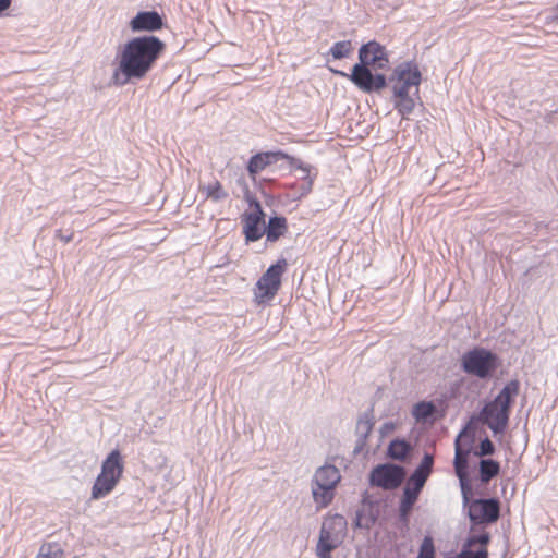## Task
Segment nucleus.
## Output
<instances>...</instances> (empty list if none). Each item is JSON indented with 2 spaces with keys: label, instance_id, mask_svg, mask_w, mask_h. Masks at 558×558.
<instances>
[{
  "label": "nucleus",
  "instance_id": "9b49d317",
  "mask_svg": "<svg viewBox=\"0 0 558 558\" xmlns=\"http://www.w3.org/2000/svg\"><path fill=\"white\" fill-rule=\"evenodd\" d=\"M243 234L246 242H255L265 233V213L258 201H250V210L242 215Z\"/></svg>",
  "mask_w": 558,
  "mask_h": 558
},
{
  "label": "nucleus",
  "instance_id": "f8f14e48",
  "mask_svg": "<svg viewBox=\"0 0 558 558\" xmlns=\"http://www.w3.org/2000/svg\"><path fill=\"white\" fill-rule=\"evenodd\" d=\"M405 477V471L402 466L385 463L373 469L369 475V482L373 486L391 490L401 485Z\"/></svg>",
  "mask_w": 558,
  "mask_h": 558
},
{
  "label": "nucleus",
  "instance_id": "cd10ccee",
  "mask_svg": "<svg viewBox=\"0 0 558 558\" xmlns=\"http://www.w3.org/2000/svg\"><path fill=\"white\" fill-rule=\"evenodd\" d=\"M12 0H0V14L11 7Z\"/></svg>",
  "mask_w": 558,
  "mask_h": 558
},
{
  "label": "nucleus",
  "instance_id": "f257e3e1",
  "mask_svg": "<svg viewBox=\"0 0 558 558\" xmlns=\"http://www.w3.org/2000/svg\"><path fill=\"white\" fill-rule=\"evenodd\" d=\"M165 50L158 37H133L116 54L113 83L123 86L146 78Z\"/></svg>",
  "mask_w": 558,
  "mask_h": 558
},
{
  "label": "nucleus",
  "instance_id": "0eeeda50",
  "mask_svg": "<svg viewBox=\"0 0 558 558\" xmlns=\"http://www.w3.org/2000/svg\"><path fill=\"white\" fill-rule=\"evenodd\" d=\"M345 532L347 521L342 515L336 514L326 518L316 547L318 558H331L330 553L341 545Z\"/></svg>",
  "mask_w": 558,
  "mask_h": 558
},
{
  "label": "nucleus",
  "instance_id": "1a4fd4ad",
  "mask_svg": "<svg viewBox=\"0 0 558 558\" xmlns=\"http://www.w3.org/2000/svg\"><path fill=\"white\" fill-rule=\"evenodd\" d=\"M340 477L339 470L333 465H325L316 471L313 498L320 508L328 506L333 499V489Z\"/></svg>",
  "mask_w": 558,
  "mask_h": 558
},
{
  "label": "nucleus",
  "instance_id": "412c9836",
  "mask_svg": "<svg viewBox=\"0 0 558 558\" xmlns=\"http://www.w3.org/2000/svg\"><path fill=\"white\" fill-rule=\"evenodd\" d=\"M35 558H66V554L60 543L45 542Z\"/></svg>",
  "mask_w": 558,
  "mask_h": 558
},
{
  "label": "nucleus",
  "instance_id": "ddd939ff",
  "mask_svg": "<svg viewBox=\"0 0 558 558\" xmlns=\"http://www.w3.org/2000/svg\"><path fill=\"white\" fill-rule=\"evenodd\" d=\"M469 518L474 525L490 524L500 515V502L497 499H474L469 502Z\"/></svg>",
  "mask_w": 558,
  "mask_h": 558
},
{
  "label": "nucleus",
  "instance_id": "b1692460",
  "mask_svg": "<svg viewBox=\"0 0 558 558\" xmlns=\"http://www.w3.org/2000/svg\"><path fill=\"white\" fill-rule=\"evenodd\" d=\"M435 412V405L432 402L422 401L413 407L412 414L416 421H424Z\"/></svg>",
  "mask_w": 558,
  "mask_h": 558
},
{
  "label": "nucleus",
  "instance_id": "a878e982",
  "mask_svg": "<svg viewBox=\"0 0 558 558\" xmlns=\"http://www.w3.org/2000/svg\"><path fill=\"white\" fill-rule=\"evenodd\" d=\"M495 452L494 444L488 439L485 438L481 441L478 451L475 452L476 456L483 457V456H490Z\"/></svg>",
  "mask_w": 558,
  "mask_h": 558
},
{
  "label": "nucleus",
  "instance_id": "393cba45",
  "mask_svg": "<svg viewBox=\"0 0 558 558\" xmlns=\"http://www.w3.org/2000/svg\"><path fill=\"white\" fill-rule=\"evenodd\" d=\"M435 549L434 543L430 537H425L421 545L420 555L417 558H434Z\"/></svg>",
  "mask_w": 558,
  "mask_h": 558
},
{
  "label": "nucleus",
  "instance_id": "9d476101",
  "mask_svg": "<svg viewBox=\"0 0 558 558\" xmlns=\"http://www.w3.org/2000/svg\"><path fill=\"white\" fill-rule=\"evenodd\" d=\"M462 367L468 374L486 378L497 368V356L483 348H475L462 356Z\"/></svg>",
  "mask_w": 558,
  "mask_h": 558
},
{
  "label": "nucleus",
  "instance_id": "aec40b11",
  "mask_svg": "<svg viewBox=\"0 0 558 558\" xmlns=\"http://www.w3.org/2000/svg\"><path fill=\"white\" fill-rule=\"evenodd\" d=\"M198 189L205 195L206 199H210L213 202H220L228 197V192L218 180H214L207 185L201 184Z\"/></svg>",
  "mask_w": 558,
  "mask_h": 558
},
{
  "label": "nucleus",
  "instance_id": "20e7f679",
  "mask_svg": "<svg viewBox=\"0 0 558 558\" xmlns=\"http://www.w3.org/2000/svg\"><path fill=\"white\" fill-rule=\"evenodd\" d=\"M520 384L518 380L509 381L497 397L488 402L481 412V420L495 434H501L508 426L509 413L514 398L518 396Z\"/></svg>",
  "mask_w": 558,
  "mask_h": 558
},
{
  "label": "nucleus",
  "instance_id": "6e6552de",
  "mask_svg": "<svg viewBox=\"0 0 558 558\" xmlns=\"http://www.w3.org/2000/svg\"><path fill=\"white\" fill-rule=\"evenodd\" d=\"M434 459L430 454H425L420 465L407 481L403 496L400 505L402 514H407L416 502L421 490L433 470Z\"/></svg>",
  "mask_w": 558,
  "mask_h": 558
},
{
  "label": "nucleus",
  "instance_id": "423d86ee",
  "mask_svg": "<svg viewBox=\"0 0 558 558\" xmlns=\"http://www.w3.org/2000/svg\"><path fill=\"white\" fill-rule=\"evenodd\" d=\"M287 266V260L280 258L259 277L253 289V301L256 305L269 304L276 298L281 288Z\"/></svg>",
  "mask_w": 558,
  "mask_h": 558
},
{
  "label": "nucleus",
  "instance_id": "bb28decb",
  "mask_svg": "<svg viewBox=\"0 0 558 558\" xmlns=\"http://www.w3.org/2000/svg\"><path fill=\"white\" fill-rule=\"evenodd\" d=\"M299 169L303 172L304 182L302 184L303 194H307L312 190L313 179L310 177V169L304 166H299Z\"/></svg>",
  "mask_w": 558,
  "mask_h": 558
},
{
  "label": "nucleus",
  "instance_id": "39448f33",
  "mask_svg": "<svg viewBox=\"0 0 558 558\" xmlns=\"http://www.w3.org/2000/svg\"><path fill=\"white\" fill-rule=\"evenodd\" d=\"M124 462L118 449L112 450L101 463L100 473L92 487V498L97 500L109 495L122 478Z\"/></svg>",
  "mask_w": 558,
  "mask_h": 558
},
{
  "label": "nucleus",
  "instance_id": "4468645a",
  "mask_svg": "<svg viewBox=\"0 0 558 558\" xmlns=\"http://www.w3.org/2000/svg\"><path fill=\"white\" fill-rule=\"evenodd\" d=\"M489 542L490 535L488 532L483 531L477 534L475 527H472V533L458 558H488L487 545Z\"/></svg>",
  "mask_w": 558,
  "mask_h": 558
},
{
  "label": "nucleus",
  "instance_id": "dca6fc26",
  "mask_svg": "<svg viewBox=\"0 0 558 558\" xmlns=\"http://www.w3.org/2000/svg\"><path fill=\"white\" fill-rule=\"evenodd\" d=\"M292 159L288 154L277 151H263L253 155L247 163V172L252 181H255L256 175L265 170L268 166L278 162L279 160Z\"/></svg>",
  "mask_w": 558,
  "mask_h": 558
},
{
  "label": "nucleus",
  "instance_id": "6ab92c4d",
  "mask_svg": "<svg viewBox=\"0 0 558 558\" xmlns=\"http://www.w3.org/2000/svg\"><path fill=\"white\" fill-rule=\"evenodd\" d=\"M288 232V221L286 217H271L268 220L265 229L266 238L268 242H277L281 236Z\"/></svg>",
  "mask_w": 558,
  "mask_h": 558
},
{
  "label": "nucleus",
  "instance_id": "f3484780",
  "mask_svg": "<svg viewBox=\"0 0 558 558\" xmlns=\"http://www.w3.org/2000/svg\"><path fill=\"white\" fill-rule=\"evenodd\" d=\"M133 32H156L163 27L162 17L156 11L140 12L130 22Z\"/></svg>",
  "mask_w": 558,
  "mask_h": 558
},
{
  "label": "nucleus",
  "instance_id": "7ed1b4c3",
  "mask_svg": "<svg viewBox=\"0 0 558 558\" xmlns=\"http://www.w3.org/2000/svg\"><path fill=\"white\" fill-rule=\"evenodd\" d=\"M421 78L418 66L413 62H404L396 68L392 78L395 107L402 116L413 111L415 101L412 96L418 94Z\"/></svg>",
  "mask_w": 558,
  "mask_h": 558
},
{
  "label": "nucleus",
  "instance_id": "2eb2a0df",
  "mask_svg": "<svg viewBox=\"0 0 558 558\" xmlns=\"http://www.w3.org/2000/svg\"><path fill=\"white\" fill-rule=\"evenodd\" d=\"M465 437V433L462 432L456 439V454H454V471L457 476L460 480L461 489L463 493V498L465 501H469V492L470 487L468 485V457H469V448L462 449V440Z\"/></svg>",
  "mask_w": 558,
  "mask_h": 558
},
{
  "label": "nucleus",
  "instance_id": "5701e85b",
  "mask_svg": "<svg viewBox=\"0 0 558 558\" xmlns=\"http://www.w3.org/2000/svg\"><path fill=\"white\" fill-rule=\"evenodd\" d=\"M333 60H340L343 58H348L353 53V46L350 40H343L336 43L329 52Z\"/></svg>",
  "mask_w": 558,
  "mask_h": 558
},
{
  "label": "nucleus",
  "instance_id": "f03ea898",
  "mask_svg": "<svg viewBox=\"0 0 558 558\" xmlns=\"http://www.w3.org/2000/svg\"><path fill=\"white\" fill-rule=\"evenodd\" d=\"M388 66L389 58L386 48L372 40L360 48L359 62L353 65L350 73L333 66H329V70L351 81L363 93L371 94L386 86L385 75L377 71Z\"/></svg>",
  "mask_w": 558,
  "mask_h": 558
},
{
  "label": "nucleus",
  "instance_id": "4be33fe9",
  "mask_svg": "<svg viewBox=\"0 0 558 558\" xmlns=\"http://www.w3.org/2000/svg\"><path fill=\"white\" fill-rule=\"evenodd\" d=\"M500 465L492 459H484L480 462V477L483 483H488L493 477L497 476Z\"/></svg>",
  "mask_w": 558,
  "mask_h": 558
},
{
  "label": "nucleus",
  "instance_id": "a211bd4d",
  "mask_svg": "<svg viewBox=\"0 0 558 558\" xmlns=\"http://www.w3.org/2000/svg\"><path fill=\"white\" fill-rule=\"evenodd\" d=\"M413 452V446L405 439H393L390 441L387 456L397 461L405 462Z\"/></svg>",
  "mask_w": 558,
  "mask_h": 558
}]
</instances>
